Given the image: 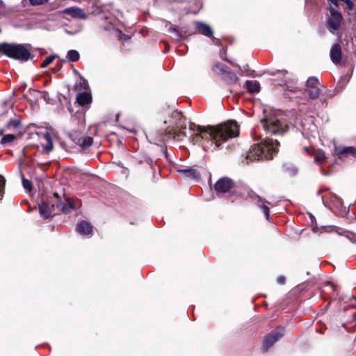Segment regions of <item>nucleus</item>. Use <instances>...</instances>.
<instances>
[{"mask_svg": "<svg viewBox=\"0 0 356 356\" xmlns=\"http://www.w3.org/2000/svg\"><path fill=\"white\" fill-rule=\"evenodd\" d=\"M191 129L194 131L191 142L193 145L202 144L204 140L214 143L218 147L222 143L238 136L240 127L235 120H229L217 125L201 126L193 123Z\"/></svg>", "mask_w": 356, "mask_h": 356, "instance_id": "nucleus-1", "label": "nucleus"}, {"mask_svg": "<svg viewBox=\"0 0 356 356\" xmlns=\"http://www.w3.org/2000/svg\"><path fill=\"white\" fill-rule=\"evenodd\" d=\"M280 142L266 138L260 144L253 145L246 155V160L250 161L270 160L279 151Z\"/></svg>", "mask_w": 356, "mask_h": 356, "instance_id": "nucleus-2", "label": "nucleus"}, {"mask_svg": "<svg viewBox=\"0 0 356 356\" xmlns=\"http://www.w3.org/2000/svg\"><path fill=\"white\" fill-rule=\"evenodd\" d=\"M173 127L168 126L163 130H159L158 132V140L161 142L165 139H174L176 140H182L187 136L186 130V118L184 117L177 122H172ZM157 134L156 131L151 130L149 131L147 138L151 143H156L154 139L155 135Z\"/></svg>", "mask_w": 356, "mask_h": 356, "instance_id": "nucleus-3", "label": "nucleus"}, {"mask_svg": "<svg viewBox=\"0 0 356 356\" xmlns=\"http://www.w3.org/2000/svg\"><path fill=\"white\" fill-rule=\"evenodd\" d=\"M213 188L218 193H227L232 202H235L238 197H244L241 188L236 186L234 181L227 177L220 178L215 183Z\"/></svg>", "mask_w": 356, "mask_h": 356, "instance_id": "nucleus-4", "label": "nucleus"}, {"mask_svg": "<svg viewBox=\"0 0 356 356\" xmlns=\"http://www.w3.org/2000/svg\"><path fill=\"white\" fill-rule=\"evenodd\" d=\"M261 124L266 133L271 136H283L289 129L286 122L275 115H267L261 120Z\"/></svg>", "mask_w": 356, "mask_h": 356, "instance_id": "nucleus-5", "label": "nucleus"}, {"mask_svg": "<svg viewBox=\"0 0 356 356\" xmlns=\"http://www.w3.org/2000/svg\"><path fill=\"white\" fill-rule=\"evenodd\" d=\"M5 56L21 62H26L31 58L29 50L22 44L7 43Z\"/></svg>", "mask_w": 356, "mask_h": 356, "instance_id": "nucleus-6", "label": "nucleus"}, {"mask_svg": "<svg viewBox=\"0 0 356 356\" xmlns=\"http://www.w3.org/2000/svg\"><path fill=\"white\" fill-rule=\"evenodd\" d=\"M284 333V327L279 326L275 330L264 336L261 350L263 353H266L277 341H278Z\"/></svg>", "mask_w": 356, "mask_h": 356, "instance_id": "nucleus-7", "label": "nucleus"}, {"mask_svg": "<svg viewBox=\"0 0 356 356\" xmlns=\"http://www.w3.org/2000/svg\"><path fill=\"white\" fill-rule=\"evenodd\" d=\"M61 202H53V200H48L39 205L40 214L45 219L50 218L60 212Z\"/></svg>", "mask_w": 356, "mask_h": 356, "instance_id": "nucleus-8", "label": "nucleus"}, {"mask_svg": "<svg viewBox=\"0 0 356 356\" xmlns=\"http://www.w3.org/2000/svg\"><path fill=\"white\" fill-rule=\"evenodd\" d=\"M329 10L330 15L327 19L326 26L329 31L334 34L335 31L340 29L343 16L341 13L337 10L335 7L332 6V5H330Z\"/></svg>", "mask_w": 356, "mask_h": 356, "instance_id": "nucleus-9", "label": "nucleus"}, {"mask_svg": "<svg viewBox=\"0 0 356 356\" xmlns=\"http://www.w3.org/2000/svg\"><path fill=\"white\" fill-rule=\"evenodd\" d=\"M306 92L309 98L312 100L318 99L320 96L322 89L324 86L319 82L315 76H310L306 83Z\"/></svg>", "mask_w": 356, "mask_h": 356, "instance_id": "nucleus-10", "label": "nucleus"}, {"mask_svg": "<svg viewBox=\"0 0 356 356\" xmlns=\"http://www.w3.org/2000/svg\"><path fill=\"white\" fill-rule=\"evenodd\" d=\"M69 136L72 140L80 146L83 150L86 149L92 145L93 138L80 131H73Z\"/></svg>", "mask_w": 356, "mask_h": 356, "instance_id": "nucleus-11", "label": "nucleus"}, {"mask_svg": "<svg viewBox=\"0 0 356 356\" xmlns=\"http://www.w3.org/2000/svg\"><path fill=\"white\" fill-rule=\"evenodd\" d=\"M332 154L340 160H343L350 156L356 159V148L352 146H335Z\"/></svg>", "mask_w": 356, "mask_h": 356, "instance_id": "nucleus-12", "label": "nucleus"}, {"mask_svg": "<svg viewBox=\"0 0 356 356\" xmlns=\"http://www.w3.org/2000/svg\"><path fill=\"white\" fill-rule=\"evenodd\" d=\"M76 231L81 235L92 236L93 234V227L90 222L86 220H81L79 222L75 228Z\"/></svg>", "mask_w": 356, "mask_h": 356, "instance_id": "nucleus-13", "label": "nucleus"}, {"mask_svg": "<svg viewBox=\"0 0 356 356\" xmlns=\"http://www.w3.org/2000/svg\"><path fill=\"white\" fill-rule=\"evenodd\" d=\"M63 14L70 15L76 19H86L87 15L84 13L83 10L78 7L67 8L62 11Z\"/></svg>", "mask_w": 356, "mask_h": 356, "instance_id": "nucleus-14", "label": "nucleus"}, {"mask_svg": "<svg viewBox=\"0 0 356 356\" xmlns=\"http://www.w3.org/2000/svg\"><path fill=\"white\" fill-rule=\"evenodd\" d=\"M196 31L208 38L212 37L213 32L210 26L203 22H195Z\"/></svg>", "mask_w": 356, "mask_h": 356, "instance_id": "nucleus-15", "label": "nucleus"}, {"mask_svg": "<svg viewBox=\"0 0 356 356\" xmlns=\"http://www.w3.org/2000/svg\"><path fill=\"white\" fill-rule=\"evenodd\" d=\"M342 51L339 43L334 44L330 49V58L334 64H339L341 60Z\"/></svg>", "mask_w": 356, "mask_h": 356, "instance_id": "nucleus-16", "label": "nucleus"}, {"mask_svg": "<svg viewBox=\"0 0 356 356\" xmlns=\"http://www.w3.org/2000/svg\"><path fill=\"white\" fill-rule=\"evenodd\" d=\"M76 102L81 106L89 104L92 102L91 95L86 92H79L76 97Z\"/></svg>", "mask_w": 356, "mask_h": 356, "instance_id": "nucleus-17", "label": "nucleus"}, {"mask_svg": "<svg viewBox=\"0 0 356 356\" xmlns=\"http://www.w3.org/2000/svg\"><path fill=\"white\" fill-rule=\"evenodd\" d=\"M178 172L183 174L185 177L197 180L200 179V175L199 172L194 168L181 169Z\"/></svg>", "mask_w": 356, "mask_h": 356, "instance_id": "nucleus-18", "label": "nucleus"}, {"mask_svg": "<svg viewBox=\"0 0 356 356\" xmlns=\"http://www.w3.org/2000/svg\"><path fill=\"white\" fill-rule=\"evenodd\" d=\"M245 86L250 93H257L260 91V85L257 81H246Z\"/></svg>", "mask_w": 356, "mask_h": 356, "instance_id": "nucleus-19", "label": "nucleus"}, {"mask_svg": "<svg viewBox=\"0 0 356 356\" xmlns=\"http://www.w3.org/2000/svg\"><path fill=\"white\" fill-rule=\"evenodd\" d=\"M212 70L214 72H217L218 74H220L222 76L228 72L231 69L229 67H227V65H225V64L217 62L213 65Z\"/></svg>", "mask_w": 356, "mask_h": 356, "instance_id": "nucleus-20", "label": "nucleus"}, {"mask_svg": "<svg viewBox=\"0 0 356 356\" xmlns=\"http://www.w3.org/2000/svg\"><path fill=\"white\" fill-rule=\"evenodd\" d=\"M327 1L330 5H333L335 8H339V1L344 2L348 10H352L354 8V3L350 0H327Z\"/></svg>", "mask_w": 356, "mask_h": 356, "instance_id": "nucleus-21", "label": "nucleus"}, {"mask_svg": "<svg viewBox=\"0 0 356 356\" xmlns=\"http://www.w3.org/2000/svg\"><path fill=\"white\" fill-rule=\"evenodd\" d=\"M75 209L74 202L72 199H67L65 203L61 202L60 211L67 213Z\"/></svg>", "mask_w": 356, "mask_h": 356, "instance_id": "nucleus-22", "label": "nucleus"}, {"mask_svg": "<svg viewBox=\"0 0 356 356\" xmlns=\"http://www.w3.org/2000/svg\"><path fill=\"white\" fill-rule=\"evenodd\" d=\"M223 79L229 84L236 83L238 78L236 74L230 70L228 72L222 76Z\"/></svg>", "mask_w": 356, "mask_h": 356, "instance_id": "nucleus-23", "label": "nucleus"}, {"mask_svg": "<svg viewBox=\"0 0 356 356\" xmlns=\"http://www.w3.org/2000/svg\"><path fill=\"white\" fill-rule=\"evenodd\" d=\"M311 154L314 156V161L318 163H323L326 159L324 151L320 149L314 150Z\"/></svg>", "mask_w": 356, "mask_h": 356, "instance_id": "nucleus-24", "label": "nucleus"}, {"mask_svg": "<svg viewBox=\"0 0 356 356\" xmlns=\"http://www.w3.org/2000/svg\"><path fill=\"white\" fill-rule=\"evenodd\" d=\"M67 57L70 60L76 62L79 60L80 55L76 50L72 49L67 52Z\"/></svg>", "mask_w": 356, "mask_h": 356, "instance_id": "nucleus-25", "label": "nucleus"}, {"mask_svg": "<svg viewBox=\"0 0 356 356\" xmlns=\"http://www.w3.org/2000/svg\"><path fill=\"white\" fill-rule=\"evenodd\" d=\"M16 139V136L13 134H6L2 137L1 139L0 143L1 145H6L8 143H10Z\"/></svg>", "mask_w": 356, "mask_h": 356, "instance_id": "nucleus-26", "label": "nucleus"}, {"mask_svg": "<svg viewBox=\"0 0 356 356\" xmlns=\"http://www.w3.org/2000/svg\"><path fill=\"white\" fill-rule=\"evenodd\" d=\"M183 118H184V116L181 111H174L172 112L170 115V122L172 123V122H177L178 120L182 119Z\"/></svg>", "mask_w": 356, "mask_h": 356, "instance_id": "nucleus-27", "label": "nucleus"}, {"mask_svg": "<svg viewBox=\"0 0 356 356\" xmlns=\"http://www.w3.org/2000/svg\"><path fill=\"white\" fill-rule=\"evenodd\" d=\"M21 177L22 179L23 187L28 191H31L33 188L32 182L29 179H26L24 176V174L21 172Z\"/></svg>", "mask_w": 356, "mask_h": 356, "instance_id": "nucleus-28", "label": "nucleus"}, {"mask_svg": "<svg viewBox=\"0 0 356 356\" xmlns=\"http://www.w3.org/2000/svg\"><path fill=\"white\" fill-rule=\"evenodd\" d=\"M55 58H56V56H54V55H51V56L47 57L43 60V62L41 63L40 67L42 68L47 67L48 65H49L51 63H52V62L54 60Z\"/></svg>", "mask_w": 356, "mask_h": 356, "instance_id": "nucleus-29", "label": "nucleus"}, {"mask_svg": "<svg viewBox=\"0 0 356 356\" xmlns=\"http://www.w3.org/2000/svg\"><path fill=\"white\" fill-rule=\"evenodd\" d=\"M20 125V121L17 119H11L10 120L7 124L6 127L8 129L10 128H17Z\"/></svg>", "mask_w": 356, "mask_h": 356, "instance_id": "nucleus-30", "label": "nucleus"}, {"mask_svg": "<svg viewBox=\"0 0 356 356\" xmlns=\"http://www.w3.org/2000/svg\"><path fill=\"white\" fill-rule=\"evenodd\" d=\"M6 179L3 176L0 175V200L3 197L5 192Z\"/></svg>", "mask_w": 356, "mask_h": 356, "instance_id": "nucleus-31", "label": "nucleus"}, {"mask_svg": "<svg viewBox=\"0 0 356 356\" xmlns=\"http://www.w3.org/2000/svg\"><path fill=\"white\" fill-rule=\"evenodd\" d=\"M170 33H172L177 37V40H185L186 39V37L184 36V35L181 34L179 32V31L176 28H173V29H170Z\"/></svg>", "mask_w": 356, "mask_h": 356, "instance_id": "nucleus-32", "label": "nucleus"}, {"mask_svg": "<svg viewBox=\"0 0 356 356\" xmlns=\"http://www.w3.org/2000/svg\"><path fill=\"white\" fill-rule=\"evenodd\" d=\"M143 163H147L148 165L150 166V168H153L154 167V160L152 159H151L149 157L145 156L143 160H140L139 161L140 164H142Z\"/></svg>", "mask_w": 356, "mask_h": 356, "instance_id": "nucleus-33", "label": "nucleus"}, {"mask_svg": "<svg viewBox=\"0 0 356 356\" xmlns=\"http://www.w3.org/2000/svg\"><path fill=\"white\" fill-rule=\"evenodd\" d=\"M43 149L47 153L53 149V143L50 138L48 139L47 143L43 145Z\"/></svg>", "mask_w": 356, "mask_h": 356, "instance_id": "nucleus-34", "label": "nucleus"}, {"mask_svg": "<svg viewBox=\"0 0 356 356\" xmlns=\"http://www.w3.org/2000/svg\"><path fill=\"white\" fill-rule=\"evenodd\" d=\"M261 210L263 211L264 213L265 214L266 218L268 220L269 219V216H270V214H269V208L265 205V204H262L261 206Z\"/></svg>", "mask_w": 356, "mask_h": 356, "instance_id": "nucleus-35", "label": "nucleus"}, {"mask_svg": "<svg viewBox=\"0 0 356 356\" xmlns=\"http://www.w3.org/2000/svg\"><path fill=\"white\" fill-rule=\"evenodd\" d=\"M277 282L279 284H284L286 283V277L283 275L278 276L277 277Z\"/></svg>", "mask_w": 356, "mask_h": 356, "instance_id": "nucleus-36", "label": "nucleus"}, {"mask_svg": "<svg viewBox=\"0 0 356 356\" xmlns=\"http://www.w3.org/2000/svg\"><path fill=\"white\" fill-rule=\"evenodd\" d=\"M118 38L120 40H128L129 39V37L127 35L123 33L122 31H120Z\"/></svg>", "mask_w": 356, "mask_h": 356, "instance_id": "nucleus-37", "label": "nucleus"}, {"mask_svg": "<svg viewBox=\"0 0 356 356\" xmlns=\"http://www.w3.org/2000/svg\"><path fill=\"white\" fill-rule=\"evenodd\" d=\"M211 39H212V41L213 42L216 44V45H218V46H220L222 45V42H221V40L218 38H216L213 36V35H212V37H210Z\"/></svg>", "mask_w": 356, "mask_h": 356, "instance_id": "nucleus-38", "label": "nucleus"}, {"mask_svg": "<svg viewBox=\"0 0 356 356\" xmlns=\"http://www.w3.org/2000/svg\"><path fill=\"white\" fill-rule=\"evenodd\" d=\"M7 42L0 43V53H3L5 55L6 49Z\"/></svg>", "mask_w": 356, "mask_h": 356, "instance_id": "nucleus-39", "label": "nucleus"}, {"mask_svg": "<svg viewBox=\"0 0 356 356\" xmlns=\"http://www.w3.org/2000/svg\"><path fill=\"white\" fill-rule=\"evenodd\" d=\"M54 200H53L54 202L57 203L58 201L59 202H62L60 196L57 193H54Z\"/></svg>", "mask_w": 356, "mask_h": 356, "instance_id": "nucleus-40", "label": "nucleus"}, {"mask_svg": "<svg viewBox=\"0 0 356 356\" xmlns=\"http://www.w3.org/2000/svg\"><path fill=\"white\" fill-rule=\"evenodd\" d=\"M327 92L325 93L326 97H332L334 95V93H331V91L327 90Z\"/></svg>", "mask_w": 356, "mask_h": 356, "instance_id": "nucleus-41", "label": "nucleus"}, {"mask_svg": "<svg viewBox=\"0 0 356 356\" xmlns=\"http://www.w3.org/2000/svg\"><path fill=\"white\" fill-rule=\"evenodd\" d=\"M47 96H49L48 92H47V91L43 92V97L44 99H46V97H47Z\"/></svg>", "mask_w": 356, "mask_h": 356, "instance_id": "nucleus-42", "label": "nucleus"}, {"mask_svg": "<svg viewBox=\"0 0 356 356\" xmlns=\"http://www.w3.org/2000/svg\"><path fill=\"white\" fill-rule=\"evenodd\" d=\"M353 320L356 321V312L353 315Z\"/></svg>", "mask_w": 356, "mask_h": 356, "instance_id": "nucleus-43", "label": "nucleus"}, {"mask_svg": "<svg viewBox=\"0 0 356 356\" xmlns=\"http://www.w3.org/2000/svg\"><path fill=\"white\" fill-rule=\"evenodd\" d=\"M304 149H305L307 152H308V153H309V154H311V153L309 152V149H308V147H304Z\"/></svg>", "mask_w": 356, "mask_h": 356, "instance_id": "nucleus-44", "label": "nucleus"}, {"mask_svg": "<svg viewBox=\"0 0 356 356\" xmlns=\"http://www.w3.org/2000/svg\"><path fill=\"white\" fill-rule=\"evenodd\" d=\"M332 286H333V289H334V291H336V289H337V287H336V286H334V285H332Z\"/></svg>", "mask_w": 356, "mask_h": 356, "instance_id": "nucleus-45", "label": "nucleus"}, {"mask_svg": "<svg viewBox=\"0 0 356 356\" xmlns=\"http://www.w3.org/2000/svg\"><path fill=\"white\" fill-rule=\"evenodd\" d=\"M226 60H227V62H228V63H231L232 65H233L231 61H229V60L226 59Z\"/></svg>", "mask_w": 356, "mask_h": 356, "instance_id": "nucleus-46", "label": "nucleus"}, {"mask_svg": "<svg viewBox=\"0 0 356 356\" xmlns=\"http://www.w3.org/2000/svg\"><path fill=\"white\" fill-rule=\"evenodd\" d=\"M2 133H3V131H2V130H1V131H0V135H1V134H2Z\"/></svg>", "mask_w": 356, "mask_h": 356, "instance_id": "nucleus-47", "label": "nucleus"}, {"mask_svg": "<svg viewBox=\"0 0 356 356\" xmlns=\"http://www.w3.org/2000/svg\"><path fill=\"white\" fill-rule=\"evenodd\" d=\"M164 124H167V121H166V120H165V121H164Z\"/></svg>", "mask_w": 356, "mask_h": 356, "instance_id": "nucleus-48", "label": "nucleus"}]
</instances>
